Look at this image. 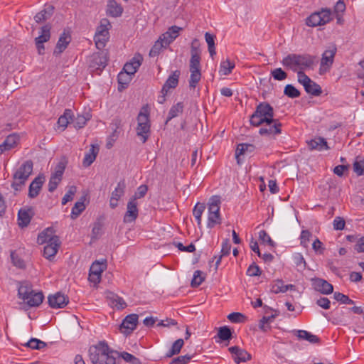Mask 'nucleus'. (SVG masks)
Instances as JSON below:
<instances>
[{"instance_id": "393cba45", "label": "nucleus", "mask_w": 364, "mask_h": 364, "mask_svg": "<svg viewBox=\"0 0 364 364\" xmlns=\"http://www.w3.org/2000/svg\"><path fill=\"white\" fill-rule=\"evenodd\" d=\"M336 53V48H333L330 50H326L322 55V58L321 60V67H325L326 68H329L334 60V56Z\"/></svg>"}, {"instance_id": "7c9ffc66", "label": "nucleus", "mask_w": 364, "mask_h": 364, "mask_svg": "<svg viewBox=\"0 0 364 364\" xmlns=\"http://www.w3.org/2000/svg\"><path fill=\"white\" fill-rule=\"evenodd\" d=\"M309 146L310 149L311 150L315 149L321 151L323 149H329V147L328 146L326 139L323 137H317L314 139H311L309 142Z\"/></svg>"}, {"instance_id": "412c9836", "label": "nucleus", "mask_w": 364, "mask_h": 364, "mask_svg": "<svg viewBox=\"0 0 364 364\" xmlns=\"http://www.w3.org/2000/svg\"><path fill=\"white\" fill-rule=\"evenodd\" d=\"M71 40L70 35L65 31L60 36V38L56 43L53 55H58L62 53L68 47Z\"/></svg>"}, {"instance_id": "a19ab883", "label": "nucleus", "mask_w": 364, "mask_h": 364, "mask_svg": "<svg viewBox=\"0 0 364 364\" xmlns=\"http://www.w3.org/2000/svg\"><path fill=\"white\" fill-rule=\"evenodd\" d=\"M183 111V105L182 102H178L176 105H173L168 114L167 123L168 121H170L171 119L178 116L180 114H181Z\"/></svg>"}, {"instance_id": "052dcab7", "label": "nucleus", "mask_w": 364, "mask_h": 364, "mask_svg": "<svg viewBox=\"0 0 364 364\" xmlns=\"http://www.w3.org/2000/svg\"><path fill=\"white\" fill-rule=\"evenodd\" d=\"M65 169V163L63 161L59 162L56 166L55 172L51 175V176L61 181Z\"/></svg>"}, {"instance_id": "37998d69", "label": "nucleus", "mask_w": 364, "mask_h": 364, "mask_svg": "<svg viewBox=\"0 0 364 364\" xmlns=\"http://www.w3.org/2000/svg\"><path fill=\"white\" fill-rule=\"evenodd\" d=\"M235 68V63L227 59L220 63V73L223 75H228L232 73Z\"/></svg>"}, {"instance_id": "0eeeda50", "label": "nucleus", "mask_w": 364, "mask_h": 364, "mask_svg": "<svg viewBox=\"0 0 364 364\" xmlns=\"http://www.w3.org/2000/svg\"><path fill=\"white\" fill-rule=\"evenodd\" d=\"M298 82L301 84L305 91L314 96H318L322 93V90L320 85L311 80L304 71H297Z\"/></svg>"}, {"instance_id": "79ce46f5", "label": "nucleus", "mask_w": 364, "mask_h": 364, "mask_svg": "<svg viewBox=\"0 0 364 364\" xmlns=\"http://www.w3.org/2000/svg\"><path fill=\"white\" fill-rule=\"evenodd\" d=\"M220 200L219 196H214L211 197L208 203V212L220 213Z\"/></svg>"}, {"instance_id": "f8f14e48", "label": "nucleus", "mask_w": 364, "mask_h": 364, "mask_svg": "<svg viewBox=\"0 0 364 364\" xmlns=\"http://www.w3.org/2000/svg\"><path fill=\"white\" fill-rule=\"evenodd\" d=\"M59 241L60 238L55 235V230L52 227L45 229L38 234L37 237V242L40 245L59 242Z\"/></svg>"}, {"instance_id": "f3484780", "label": "nucleus", "mask_w": 364, "mask_h": 364, "mask_svg": "<svg viewBox=\"0 0 364 364\" xmlns=\"http://www.w3.org/2000/svg\"><path fill=\"white\" fill-rule=\"evenodd\" d=\"M142 60L143 58L140 54L135 55L130 62L125 63L122 73H126L129 77L134 75L140 67Z\"/></svg>"}, {"instance_id": "aec40b11", "label": "nucleus", "mask_w": 364, "mask_h": 364, "mask_svg": "<svg viewBox=\"0 0 364 364\" xmlns=\"http://www.w3.org/2000/svg\"><path fill=\"white\" fill-rule=\"evenodd\" d=\"M33 215L34 211L32 208L20 209L18 213V226L21 228L27 227Z\"/></svg>"}, {"instance_id": "338daca9", "label": "nucleus", "mask_w": 364, "mask_h": 364, "mask_svg": "<svg viewBox=\"0 0 364 364\" xmlns=\"http://www.w3.org/2000/svg\"><path fill=\"white\" fill-rule=\"evenodd\" d=\"M109 36L103 37L100 36V37L98 35H95L94 40L97 48L99 50L103 49L106 45V43L109 40Z\"/></svg>"}, {"instance_id": "680f3d73", "label": "nucleus", "mask_w": 364, "mask_h": 364, "mask_svg": "<svg viewBox=\"0 0 364 364\" xmlns=\"http://www.w3.org/2000/svg\"><path fill=\"white\" fill-rule=\"evenodd\" d=\"M88 119V117H85L84 115H77V117H75L73 121V126L76 129L82 128Z\"/></svg>"}, {"instance_id": "69168bd1", "label": "nucleus", "mask_w": 364, "mask_h": 364, "mask_svg": "<svg viewBox=\"0 0 364 364\" xmlns=\"http://www.w3.org/2000/svg\"><path fill=\"white\" fill-rule=\"evenodd\" d=\"M148 191V186L146 185H141L138 187L134 195L130 199H134L136 201L137 199L141 198L145 196Z\"/></svg>"}, {"instance_id": "2f4dec72", "label": "nucleus", "mask_w": 364, "mask_h": 364, "mask_svg": "<svg viewBox=\"0 0 364 364\" xmlns=\"http://www.w3.org/2000/svg\"><path fill=\"white\" fill-rule=\"evenodd\" d=\"M296 335L299 339L306 340L311 343H318L320 342V338L317 336L305 330H298Z\"/></svg>"}, {"instance_id": "13d9d810", "label": "nucleus", "mask_w": 364, "mask_h": 364, "mask_svg": "<svg viewBox=\"0 0 364 364\" xmlns=\"http://www.w3.org/2000/svg\"><path fill=\"white\" fill-rule=\"evenodd\" d=\"M333 298L341 304H353L354 301L350 299L347 295H345L340 292H335Z\"/></svg>"}, {"instance_id": "0e129e2a", "label": "nucleus", "mask_w": 364, "mask_h": 364, "mask_svg": "<svg viewBox=\"0 0 364 364\" xmlns=\"http://www.w3.org/2000/svg\"><path fill=\"white\" fill-rule=\"evenodd\" d=\"M228 318L232 323H242L245 321V316L244 314L239 312H233L228 316Z\"/></svg>"}, {"instance_id": "6e6552de", "label": "nucleus", "mask_w": 364, "mask_h": 364, "mask_svg": "<svg viewBox=\"0 0 364 364\" xmlns=\"http://www.w3.org/2000/svg\"><path fill=\"white\" fill-rule=\"evenodd\" d=\"M331 20V11L322 9L321 11L314 12L306 20V24L311 27L325 25Z\"/></svg>"}, {"instance_id": "1a4fd4ad", "label": "nucleus", "mask_w": 364, "mask_h": 364, "mask_svg": "<svg viewBox=\"0 0 364 364\" xmlns=\"http://www.w3.org/2000/svg\"><path fill=\"white\" fill-rule=\"evenodd\" d=\"M107 266L106 259L102 262L95 261L90 268L89 280L95 284L100 283L102 273L107 269Z\"/></svg>"}, {"instance_id": "a18cd8bd", "label": "nucleus", "mask_w": 364, "mask_h": 364, "mask_svg": "<svg viewBox=\"0 0 364 364\" xmlns=\"http://www.w3.org/2000/svg\"><path fill=\"white\" fill-rule=\"evenodd\" d=\"M168 47V46H165L164 42L159 38L154 43V45L152 46L151 49L149 51V56L150 57H155L157 56L161 50L162 49H165Z\"/></svg>"}, {"instance_id": "e2e57ef3", "label": "nucleus", "mask_w": 364, "mask_h": 364, "mask_svg": "<svg viewBox=\"0 0 364 364\" xmlns=\"http://www.w3.org/2000/svg\"><path fill=\"white\" fill-rule=\"evenodd\" d=\"M11 259L12 261V263L14 266H16L18 268L20 269H24L25 268V263L24 261L18 257V255L16 254L14 251H12L11 252Z\"/></svg>"}, {"instance_id": "58836bf2", "label": "nucleus", "mask_w": 364, "mask_h": 364, "mask_svg": "<svg viewBox=\"0 0 364 364\" xmlns=\"http://www.w3.org/2000/svg\"><path fill=\"white\" fill-rule=\"evenodd\" d=\"M85 198L82 197L81 199L76 202L72 208L70 217L72 219L77 218L85 209L84 203Z\"/></svg>"}, {"instance_id": "09e8293b", "label": "nucleus", "mask_w": 364, "mask_h": 364, "mask_svg": "<svg viewBox=\"0 0 364 364\" xmlns=\"http://www.w3.org/2000/svg\"><path fill=\"white\" fill-rule=\"evenodd\" d=\"M117 355L119 357H121L125 362L129 363L130 364H141V362L139 358L127 352H118Z\"/></svg>"}, {"instance_id": "c9c22d12", "label": "nucleus", "mask_w": 364, "mask_h": 364, "mask_svg": "<svg viewBox=\"0 0 364 364\" xmlns=\"http://www.w3.org/2000/svg\"><path fill=\"white\" fill-rule=\"evenodd\" d=\"M111 27L110 23L108 19L102 18L100 21V24L97 28L95 35H98L100 37L109 36V30Z\"/></svg>"}, {"instance_id": "9b49d317", "label": "nucleus", "mask_w": 364, "mask_h": 364, "mask_svg": "<svg viewBox=\"0 0 364 364\" xmlns=\"http://www.w3.org/2000/svg\"><path fill=\"white\" fill-rule=\"evenodd\" d=\"M108 61L107 53L105 51H101L93 53L90 57V67L95 69L102 70L104 69Z\"/></svg>"}, {"instance_id": "c756f323", "label": "nucleus", "mask_w": 364, "mask_h": 364, "mask_svg": "<svg viewBox=\"0 0 364 364\" xmlns=\"http://www.w3.org/2000/svg\"><path fill=\"white\" fill-rule=\"evenodd\" d=\"M54 11V7L53 6H48L43 10L36 14L34 19L36 23H41L47 19L50 18Z\"/></svg>"}, {"instance_id": "f257e3e1", "label": "nucleus", "mask_w": 364, "mask_h": 364, "mask_svg": "<svg viewBox=\"0 0 364 364\" xmlns=\"http://www.w3.org/2000/svg\"><path fill=\"white\" fill-rule=\"evenodd\" d=\"M118 351L110 349L105 341L99 342L89 349V356L92 364H116Z\"/></svg>"}, {"instance_id": "423d86ee", "label": "nucleus", "mask_w": 364, "mask_h": 364, "mask_svg": "<svg viewBox=\"0 0 364 364\" xmlns=\"http://www.w3.org/2000/svg\"><path fill=\"white\" fill-rule=\"evenodd\" d=\"M136 134L142 143H145L150 135V120L148 109L143 107L137 116Z\"/></svg>"}, {"instance_id": "de8ad7c7", "label": "nucleus", "mask_w": 364, "mask_h": 364, "mask_svg": "<svg viewBox=\"0 0 364 364\" xmlns=\"http://www.w3.org/2000/svg\"><path fill=\"white\" fill-rule=\"evenodd\" d=\"M126 188V183L124 180H121L118 183L115 189L112 193V197H114L117 199H120L122 196L124 194V191Z\"/></svg>"}, {"instance_id": "e433bc0d", "label": "nucleus", "mask_w": 364, "mask_h": 364, "mask_svg": "<svg viewBox=\"0 0 364 364\" xmlns=\"http://www.w3.org/2000/svg\"><path fill=\"white\" fill-rule=\"evenodd\" d=\"M206 206L204 203H197L193 210V215L195 217L198 226L201 227L202 223V215L205 209Z\"/></svg>"}, {"instance_id": "864d4df0", "label": "nucleus", "mask_w": 364, "mask_h": 364, "mask_svg": "<svg viewBox=\"0 0 364 364\" xmlns=\"http://www.w3.org/2000/svg\"><path fill=\"white\" fill-rule=\"evenodd\" d=\"M203 272L200 270H196L194 272L193 277L191 281V287H198L205 280V276L203 275Z\"/></svg>"}, {"instance_id": "72a5a7b5", "label": "nucleus", "mask_w": 364, "mask_h": 364, "mask_svg": "<svg viewBox=\"0 0 364 364\" xmlns=\"http://www.w3.org/2000/svg\"><path fill=\"white\" fill-rule=\"evenodd\" d=\"M33 291L31 285L27 282H23L21 283L18 287V294L20 299L26 301V299H28V296L31 294Z\"/></svg>"}, {"instance_id": "dca6fc26", "label": "nucleus", "mask_w": 364, "mask_h": 364, "mask_svg": "<svg viewBox=\"0 0 364 364\" xmlns=\"http://www.w3.org/2000/svg\"><path fill=\"white\" fill-rule=\"evenodd\" d=\"M311 282L314 289L323 294H330L333 291V285L323 279L314 278Z\"/></svg>"}, {"instance_id": "9d476101", "label": "nucleus", "mask_w": 364, "mask_h": 364, "mask_svg": "<svg viewBox=\"0 0 364 364\" xmlns=\"http://www.w3.org/2000/svg\"><path fill=\"white\" fill-rule=\"evenodd\" d=\"M139 316L136 314L127 316L119 326V330L123 334L128 336L136 328Z\"/></svg>"}, {"instance_id": "4c0bfd02", "label": "nucleus", "mask_w": 364, "mask_h": 364, "mask_svg": "<svg viewBox=\"0 0 364 364\" xmlns=\"http://www.w3.org/2000/svg\"><path fill=\"white\" fill-rule=\"evenodd\" d=\"M41 33L39 36L35 38V41H38V43H46L50 38V29L51 26L49 24H46L41 27Z\"/></svg>"}, {"instance_id": "4d7b16f0", "label": "nucleus", "mask_w": 364, "mask_h": 364, "mask_svg": "<svg viewBox=\"0 0 364 364\" xmlns=\"http://www.w3.org/2000/svg\"><path fill=\"white\" fill-rule=\"evenodd\" d=\"M77 192V188L75 186H71L69 187L67 193L65 194L63 198H62V204L65 205L68 202L73 200V196Z\"/></svg>"}, {"instance_id": "8fccbe9b", "label": "nucleus", "mask_w": 364, "mask_h": 364, "mask_svg": "<svg viewBox=\"0 0 364 364\" xmlns=\"http://www.w3.org/2000/svg\"><path fill=\"white\" fill-rule=\"evenodd\" d=\"M220 223L221 219L220 213L208 212V228H213L215 225Z\"/></svg>"}, {"instance_id": "c03bdc74", "label": "nucleus", "mask_w": 364, "mask_h": 364, "mask_svg": "<svg viewBox=\"0 0 364 364\" xmlns=\"http://www.w3.org/2000/svg\"><path fill=\"white\" fill-rule=\"evenodd\" d=\"M184 341L182 338L176 340L172 345L171 348L167 353L166 357L171 358L174 355L178 354L183 346Z\"/></svg>"}, {"instance_id": "6e6d98bb", "label": "nucleus", "mask_w": 364, "mask_h": 364, "mask_svg": "<svg viewBox=\"0 0 364 364\" xmlns=\"http://www.w3.org/2000/svg\"><path fill=\"white\" fill-rule=\"evenodd\" d=\"M109 298L112 300V304L117 309H123L127 306L124 300L117 294H111V296H109Z\"/></svg>"}, {"instance_id": "473e14b6", "label": "nucleus", "mask_w": 364, "mask_h": 364, "mask_svg": "<svg viewBox=\"0 0 364 364\" xmlns=\"http://www.w3.org/2000/svg\"><path fill=\"white\" fill-rule=\"evenodd\" d=\"M230 250L231 245L230 240L228 239H226L225 240L223 241L222 244L221 255L218 258L216 256L214 257V259H217L215 261V270L218 269V266L221 262L222 257L228 255L230 253Z\"/></svg>"}, {"instance_id": "cd10ccee", "label": "nucleus", "mask_w": 364, "mask_h": 364, "mask_svg": "<svg viewBox=\"0 0 364 364\" xmlns=\"http://www.w3.org/2000/svg\"><path fill=\"white\" fill-rule=\"evenodd\" d=\"M44 296L42 292H33L24 301L29 306H38L43 301Z\"/></svg>"}, {"instance_id": "f704fd0d", "label": "nucleus", "mask_w": 364, "mask_h": 364, "mask_svg": "<svg viewBox=\"0 0 364 364\" xmlns=\"http://www.w3.org/2000/svg\"><path fill=\"white\" fill-rule=\"evenodd\" d=\"M255 149V146L253 144H240L237 145L236 151H235V157L237 159V164H240V156L244 154L245 152H252Z\"/></svg>"}, {"instance_id": "49530a36", "label": "nucleus", "mask_w": 364, "mask_h": 364, "mask_svg": "<svg viewBox=\"0 0 364 364\" xmlns=\"http://www.w3.org/2000/svg\"><path fill=\"white\" fill-rule=\"evenodd\" d=\"M111 127L112 129V133L110 135V138L113 141H115L116 139L118 138L119 136V132L117 131L118 129L121 128L122 127V120L119 118H114L112 123Z\"/></svg>"}, {"instance_id": "603ef678", "label": "nucleus", "mask_w": 364, "mask_h": 364, "mask_svg": "<svg viewBox=\"0 0 364 364\" xmlns=\"http://www.w3.org/2000/svg\"><path fill=\"white\" fill-rule=\"evenodd\" d=\"M284 94L290 98H296L301 95L299 90L291 84L285 86Z\"/></svg>"}, {"instance_id": "a878e982", "label": "nucleus", "mask_w": 364, "mask_h": 364, "mask_svg": "<svg viewBox=\"0 0 364 364\" xmlns=\"http://www.w3.org/2000/svg\"><path fill=\"white\" fill-rule=\"evenodd\" d=\"M60 244H61L60 241H59V242H53V243L47 244L44 247L43 256L46 259H48L49 260H52L53 259V257L55 256V255L57 254V252L58 251V248L60 246Z\"/></svg>"}, {"instance_id": "bf43d9fd", "label": "nucleus", "mask_w": 364, "mask_h": 364, "mask_svg": "<svg viewBox=\"0 0 364 364\" xmlns=\"http://www.w3.org/2000/svg\"><path fill=\"white\" fill-rule=\"evenodd\" d=\"M271 75L275 80L282 81L287 77V73L282 68H276L271 71Z\"/></svg>"}, {"instance_id": "3c124183", "label": "nucleus", "mask_w": 364, "mask_h": 364, "mask_svg": "<svg viewBox=\"0 0 364 364\" xmlns=\"http://www.w3.org/2000/svg\"><path fill=\"white\" fill-rule=\"evenodd\" d=\"M218 336L220 339L222 341H229L232 338V332L230 328L227 326H224L218 329Z\"/></svg>"}, {"instance_id": "774afa93", "label": "nucleus", "mask_w": 364, "mask_h": 364, "mask_svg": "<svg viewBox=\"0 0 364 364\" xmlns=\"http://www.w3.org/2000/svg\"><path fill=\"white\" fill-rule=\"evenodd\" d=\"M353 170L358 176L364 175V160L355 161Z\"/></svg>"}, {"instance_id": "5701e85b", "label": "nucleus", "mask_w": 364, "mask_h": 364, "mask_svg": "<svg viewBox=\"0 0 364 364\" xmlns=\"http://www.w3.org/2000/svg\"><path fill=\"white\" fill-rule=\"evenodd\" d=\"M18 141V135L16 134L9 135L4 141L0 144V154H2L5 151L14 148L17 145Z\"/></svg>"}, {"instance_id": "4468645a", "label": "nucleus", "mask_w": 364, "mask_h": 364, "mask_svg": "<svg viewBox=\"0 0 364 364\" xmlns=\"http://www.w3.org/2000/svg\"><path fill=\"white\" fill-rule=\"evenodd\" d=\"M139 215L138 203L134 199H130L127 203V211L124 215L123 221L130 223L136 220Z\"/></svg>"}, {"instance_id": "ddd939ff", "label": "nucleus", "mask_w": 364, "mask_h": 364, "mask_svg": "<svg viewBox=\"0 0 364 364\" xmlns=\"http://www.w3.org/2000/svg\"><path fill=\"white\" fill-rule=\"evenodd\" d=\"M263 127L260 128L259 133L261 135L274 136L282 132V124L278 119H272L269 123H264Z\"/></svg>"}, {"instance_id": "5fc2aeb1", "label": "nucleus", "mask_w": 364, "mask_h": 364, "mask_svg": "<svg viewBox=\"0 0 364 364\" xmlns=\"http://www.w3.org/2000/svg\"><path fill=\"white\" fill-rule=\"evenodd\" d=\"M130 80L131 77L128 76L126 73H123L122 72L119 73L118 75V90H122V89L125 88L128 85Z\"/></svg>"}, {"instance_id": "4be33fe9", "label": "nucleus", "mask_w": 364, "mask_h": 364, "mask_svg": "<svg viewBox=\"0 0 364 364\" xmlns=\"http://www.w3.org/2000/svg\"><path fill=\"white\" fill-rule=\"evenodd\" d=\"M43 183V176L39 175L36 178H35V179L31 183L29 186L28 197L31 198H36L39 194V192L41 190Z\"/></svg>"}, {"instance_id": "ea45409f", "label": "nucleus", "mask_w": 364, "mask_h": 364, "mask_svg": "<svg viewBox=\"0 0 364 364\" xmlns=\"http://www.w3.org/2000/svg\"><path fill=\"white\" fill-rule=\"evenodd\" d=\"M73 112L70 109H66L63 115H61L58 120V124L64 130L68 124L70 123V119H72Z\"/></svg>"}, {"instance_id": "6ab92c4d", "label": "nucleus", "mask_w": 364, "mask_h": 364, "mask_svg": "<svg viewBox=\"0 0 364 364\" xmlns=\"http://www.w3.org/2000/svg\"><path fill=\"white\" fill-rule=\"evenodd\" d=\"M183 30V28L177 26H172L167 31L161 34L159 37V38L164 42L165 46H169L178 36L179 32Z\"/></svg>"}, {"instance_id": "c85d7f7f", "label": "nucleus", "mask_w": 364, "mask_h": 364, "mask_svg": "<svg viewBox=\"0 0 364 364\" xmlns=\"http://www.w3.org/2000/svg\"><path fill=\"white\" fill-rule=\"evenodd\" d=\"M99 152V147L92 145L88 153L84 157L82 165L85 167L90 166L95 160L96 156Z\"/></svg>"}, {"instance_id": "b1692460", "label": "nucleus", "mask_w": 364, "mask_h": 364, "mask_svg": "<svg viewBox=\"0 0 364 364\" xmlns=\"http://www.w3.org/2000/svg\"><path fill=\"white\" fill-rule=\"evenodd\" d=\"M180 76V71L175 70L173 74L168 77L162 87L161 92H165L168 93V90L171 88H175L178 84V78Z\"/></svg>"}, {"instance_id": "7ed1b4c3", "label": "nucleus", "mask_w": 364, "mask_h": 364, "mask_svg": "<svg viewBox=\"0 0 364 364\" xmlns=\"http://www.w3.org/2000/svg\"><path fill=\"white\" fill-rule=\"evenodd\" d=\"M315 57L309 54H289L283 58L282 63L284 66L293 71H303L310 68L314 63Z\"/></svg>"}, {"instance_id": "20e7f679", "label": "nucleus", "mask_w": 364, "mask_h": 364, "mask_svg": "<svg viewBox=\"0 0 364 364\" xmlns=\"http://www.w3.org/2000/svg\"><path fill=\"white\" fill-rule=\"evenodd\" d=\"M274 109L267 102H260L250 116V124L254 127H259L264 123H269L274 119Z\"/></svg>"}, {"instance_id": "f03ea898", "label": "nucleus", "mask_w": 364, "mask_h": 364, "mask_svg": "<svg viewBox=\"0 0 364 364\" xmlns=\"http://www.w3.org/2000/svg\"><path fill=\"white\" fill-rule=\"evenodd\" d=\"M191 55L189 87L191 89H195L201 79L200 51L199 49V42L196 38L193 39L191 43Z\"/></svg>"}, {"instance_id": "2eb2a0df", "label": "nucleus", "mask_w": 364, "mask_h": 364, "mask_svg": "<svg viewBox=\"0 0 364 364\" xmlns=\"http://www.w3.org/2000/svg\"><path fill=\"white\" fill-rule=\"evenodd\" d=\"M228 350L232 354L233 360L237 364L248 361L252 358L251 355L247 351L240 348L239 346L230 347Z\"/></svg>"}, {"instance_id": "39448f33", "label": "nucleus", "mask_w": 364, "mask_h": 364, "mask_svg": "<svg viewBox=\"0 0 364 364\" xmlns=\"http://www.w3.org/2000/svg\"><path fill=\"white\" fill-rule=\"evenodd\" d=\"M33 163L31 160H27L23 162L13 176L14 181L11 183V187L15 191L20 190L21 187L23 186L29 176L33 172Z\"/></svg>"}, {"instance_id": "bb28decb", "label": "nucleus", "mask_w": 364, "mask_h": 364, "mask_svg": "<svg viewBox=\"0 0 364 364\" xmlns=\"http://www.w3.org/2000/svg\"><path fill=\"white\" fill-rule=\"evenodd\" d=\"M123 12L122 7L114 0H109L107 5V14L112 17H118Z\"/></svg>"}, {"instance_id": "a211bd4d", "label": "nucleus", "mask_w": 364, "mask_h": 364, "mask_svg": "<svg viewBox=\"0 0 364 364\" xmlns=\"http://www.w3.org/2000/svg\"><path fill=\"white\" fill-rule=\"evenodd\" d=\"M48 299L49 306L53 309L63 308L69 302L68 297L60 292H58L54 295H50Z\"/></svg>"}]
</instances>
